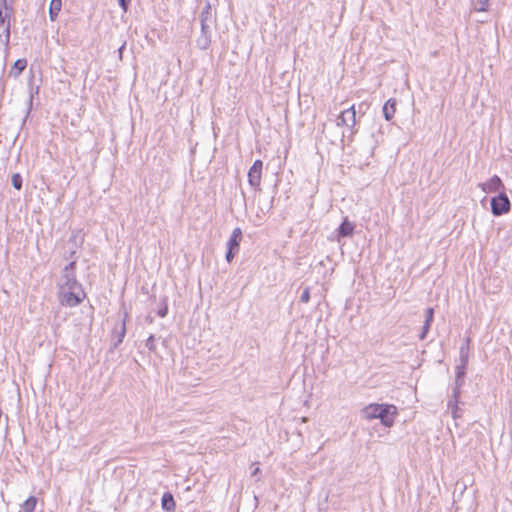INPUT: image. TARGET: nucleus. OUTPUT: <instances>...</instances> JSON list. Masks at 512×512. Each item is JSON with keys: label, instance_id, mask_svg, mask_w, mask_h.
I'll return each mask as SVG.
<instances>
[{"label": "nucleus", "instance_id": "1", "mask_svg": "<svg viewBox=\"0 0 512 512\" xmlns=\"http://www.w3.org/2000/svg\"><path fill=\"white\" fill-rule=\"evenodd\" d=\"M361 414L367 420L379 419L385 427H391L397 414V408L392 404L373 403L364 407Z\"/></svg>", "mask_w": 512, "mask_h": 512}, {"label": "nucleus", "instance_id": "2", "mask_svg": "<svg viewBox=\"0 0 512 512\" xmlns=\"http://www.w3.org/2000/svg\"><path fill=\"white\" fill-rule=\"evenodd\" d=\"M12 8L7 0H0V44L7 50L10 42Z\"/></svg>", "mask_w": 512, "mask_h": 512}, {"label": "nucleus", "instance_id": "3", "mask_svg": "<svg viewBox=\"0 0 512 512\" xmlns=\"http://www.w3.org/2000/svg\"><path fill=\"white\" fill-rule=\"evenodd\" d=\"M76 262L71 261L66 265L62 271L60 279L58 281V289H72L79 292V288H82L81 284L76 280L75 275Z\"/></svg>", "mask_w": 512, "mask_h": 512}, {"label": "nucleus", "instance_id": "4", "mask_svg": "<svg viewBox=\"0 0 512 512\" xmlns=\"http://www.w3.org/2000/svg\"><path fill=\"white\" fill-rule=\"evenodd\" d=\"M58 297L59 302L63 306L67 307H76L78 306L83 299L85 298V293L82 288H79V292L77 290L72 289H58Z\"/></svg>", "mask_w": 512, "mask_h": 512}, {"label": "nucleus", "instance_id": "5", "mask_svg": "<svg viewBox=\"0 0 512 512\" xmlns=\"http://www.w3.org/2000/svg\"><path fill=\"white\" fill-rule=\"evenodd\" d=\"M208 12L201 14V33L196 40L197 47L201 50H206L211 44V31L207 25Z\"/></svg>", "mask_w": 512, "mask_h": 512}, {"label": "nucleus", "instance_id": "6", "mask_svg": "<svg viewBox=\"0 0 512 512\" xmlns=\"http://www.w3.org/2000/svg\"><path fill=\"white\" fill-rule=\"evenodd\" d=\"M510 206V200L505 193H500L491 199V211L495 216L509 212Z\"/></svg>", "mask_w": 512, "mask_h": 512}, {"label": "nucleus", "instance_id": "7", "mask_svg": "<svg viewBox=\"0 0 512 512\" xmlns=\"http://www.w3.org/2000/svg\"><path fill=\"white\" fill-rule=\"evenodd\" d=\"M356 124V112L354 105L342 111L337 119V126H345L351 130V135L354 134L352 130Z\"/></svg>", "mask_w": 512, "mask_h": 512}, {"label": "nucleus", "instance_id": "8", "mask_svg": "<svg viewBox=\"0 0 512 512\" xmlns=\"http://www.w3.org/2000/svg\"><path fill=\"white\" fill-rule=\"evenodd\" d=\"M262 168L263 162L261 160H256L248 171V182L250 186L255 189L259 188L260 186Z\"/></svg>", "mask_w": 512, "mask_h": 512}, {"label": "nucleus", "instance_id": "9", "mask_svg": "<svg viewBox=\"0 0 512 512\" xmlns=\"http://www.w3.org/2000/svg\"><path fill=\"white\" fill-rule=\"evenodd\" d=\"M466 366L467 364L458 363L456 366V379L455 386L453 388V396L455 398L460 397V388L464 383V376L466 374Z\"/></svg>", "mask_w": 512, "mask_h": 512}, {"label": "nucleus", "instance_id": "10", "mask_svg": "<svg viewBox=\"0 0 512 512\" xmlns=\"http://www.w3.org/2000/svg\"><path fill=\"white\" fill-rule=\"evenodd\" d=\"M480 188L485 193H493L503 187L502 180L497 175L492 176L487 182L481 183Z\"/></svg>", "mask_w": 512, "mask_h": 512}, {"label": "nucleus", "instance_id": "11", "mask_svg": "<svg viewBox=\"0 0 512 512\" xmlns=\"http://www.w3.org/2000/svg\"><path fill=\"white\" fill-rule=\"evenodd\" d=\"M241 239H242V230L239 227H237L232 231V234L227 242V249L234 250V251L238 252Z\"/></svg>", "mask_w": 512, "mask_h": 512}, {"label": "nucleus", "instance_id": "12", "mask_svg": "<svg viewBox=\"0 0 512 512\" xmlns=\"http://www.w3.org/2000/svg\"><path fill=\"white\" fill-rule=\"evenodd\" d=\"M470 338L466 337L459 348V363L468 364L470 352Z\"/></svg>", "mask_w": 512, "mask_h": 512}, {"label": "nucleus", "instance_id": "13", "mask_svg": "<svg viewBox=\"0 0 512 512\" xmlns=\"http://www.w3.org/2000/svg\"><path fill=\"white\" fill-rule=\"evenodd\" d=\"M354 225L345 219L337 229V238L350 237L353 235Z\"/></svg>", "mask_w": 512, "mask_h": 512}, {"label": "nucleus", "instance_id": "14", "mask_svg": "<svg viewBox=\"0 0 512 512\" xmlns=\"http://www.w3.org/2000/svg\"><path fill=\"white\" fill-rule=\"evenodd\" d=\"M384 118L387 121H390L396 112V100L395 99H388L382 108Z\"/></svg>", "mask_w": 512, "mask_h": 512}, {"label": "nucleus", "instance_id": "15", "mask_svg": "<svg viewBox=\"0 0 512 512\" xmlns=\"http://www.w3.org/2000/svg\"><path fill=\"white\" fill-rule=\"evenodd\" d=\"M161 505L163 510L167 512H173L175 510V500L170 492H166L162 496Z\"/></svg>", "mask_w": 512, "mask_h": 512}, {"label": "nucleus", "instance_id": "16", "mask_svg": "<svg viewBox=\"0 0 512 512\" xmlns=\"http://www.w3.org/2000/svg\"><path fill=\"white\" fill-rule=\"evenodd\" d=\"M62 0H51L49 5V17L52 21H55L61 11Z\"/></svg>", "mask_w": 512, "mask_h": 512}, {"label": "nucleus", "instance_id": "17", "mask_svg": "<svg viewBox=\"0 0 512 512\" xmlns=\"http://www.w3.org/2000/svg\"><path fill=\"white\" fill-rule=\"evenodd\" d=\"M26 66L27 61L25 59H18L14 62L10 74L14 77H18L19 74L26 68Z\"/></svg>", "mask_w": 512, "mask_h": 512}, {"label": "nucleus", "instance_id": "18", "mask_svg": "<svg viewBox=\"0 0 512 512\" xmlns=\"http://www.w3.org/2000/svg\"><path fill=\"white\" fill-rule=\"evenodd\" d=\"M37 504V498L30 496L21 506L23 512H34Z\"/></svg>", "mask_w": 512, "mask_h": 512}, {"label": "nucleus", "instance_id": "19", "mask_svg": "<svg viewBox=\"0 0 512 512\" xmlns=\"http://www.w3.org/2000/svg\"><path fill=\"white\" fill-rule=\"evenodd\" d=\"M490 0H473V7L478 12H485L488 9Z\"/></svg>", "mask_w": 512, "mask_h": 512}, {"label": "nucleus", "instance_id": "20", "mask_svg": "<svg viewBox=\"0 0 512 512\" xmlns=\"http://www.w3.org/2000/svg\"><path fill=\"white\" fill-rule=\"evenodd\" d=\"M452 397H453V400L449 401L448 408L451 410V414H452L453 418H457V417H459L458 406H457L459 398H455L453 395H452Z\"/></svg>", "mask_w": 512, "mask_h": 512}, {"label": "nucleus", "instance_id": "21", "mask_svg": "<svg viewBox=\"0 0 512 512\" xmlns=\"http://www.w3.org/2000/svg\"><path fill=\"white\" fill-rule=\"evenodd\" d=\"M168 313V305H167V299L163 298L162 300V306L158 309L157 315L161 318H164Z\"/></svg>", "mask_w": 512, "mask_h": 512}, {"label": "nucleus", "instance_id": "22", "mask_svg": "<svg viewBox=\"0 0 512 512\" xmlns=\"http://www.w3.org/2000/svg\"><path fill=\"white\" fill-rule=\"evenodd\" d=\"M12 185L17 190L22 188V177L20 174L16 173L12 176Z\"/></svg>", "mask_w": 512, "mask_h": 512}, {"label": "nucleus", "instance_id": "23", "mask_svg": "<svg viewBox=\"0 0 512 512\" xmlns=\"http://www.w3.org/2000/svg\"><path fill=\"white\" fill-rule=\"evenodd\" d=\"M434 319V309L429 307L425 310V323L432 324Z\"/></svg>", "mask_w": 512, "mask_h": 512}, {"label": "nucleus", "instance_id": "24", "mask_svg": "<svg viewBox=\"0 0 512 512\" xmlns=\"http://www.w3.org/2000/svg\"><path fill=\"white\" fill-rule=\"evenodd\" d=\"M125 317H127V313H125ZM125 321H126V318L123 319V322H122V325H121V328H120L119 337H118V343H121L123 341V338H124L125 333H126Z\"/></svg>", "mask_w": 512, "mask_h": 512}, {"label": "nucleus", "instance_id": "25", "mask_svg": "<svg viewBox=\"0 0 512 512\" xmlns=\"http://www.w3.org/2000/svg\"><path fill=\"white\" fill-rule=\"evenodd\" d=\"M39 93V87H31L30 88V96H29V107H28V112L31 110L32 108V102H33V97H34V94H38Z\"/></svg>", "mask_w": 512, "mask_h": 512}, {"label": "nucleus", "instance_id": "26", "mask_svg": "<svg viewBox=\"0 0 512 512\" xmlns=\"http://www.w3.org/2000/svg\"><path fill=\"white\" fill-rule=\"evenodd\" d=\"M300 300L303 303L309 302V300H310V289L308 287L303 290V292H302V294L300 296Z\"/></svg>", "mask_w": 512, "mask_h": 512}, {"label": "nucleus", "instance_id": "27", "mask_svg": "<svg viewBox=\"0 0 512 512\" xmlns=\"http://www.w3.org/2000/svg\"><path fill=\"white\" fill-rule=\"evenodd\" d=\"M430 327H431V324H429V323H425V322H424L423 327H422L421 334H420V336H419V338H420L421 340H424V339L426 338L427 333H428V331L430 330Z\"/></svg>", "mask_w": 512, "mask_h": 512}, {"label": "nucleus", "instance_id": "28", "mask_svg": "<svg viewBox=\"0 0 512 512\" xmlns=\"http://www.w3.org/2000/svg\"><path fill=\"white\" fill-rule=\"evenodd\" d=\"M154 341H155V339H154L153 335H150L148 337V339L146 340V344L145 345L151 351L155 350V343H154Z\"/></svg>", "mask_w": 512, "mask_h": 512}, {"label": "nucleus", "instance_id": "29", "mask_svg": "<svg viewBox=\"0 0 512 512\" xmlns=\"http://www.w3.org/2000/svg\"><path fill=\"white\" fill-rule=\"evenodd\" d=\"M236 253L237 252L234 251V250H228L227 249V252H226V255H225V258H226L227 262L230 263L233 260V258L235 257Z\"/></svg>", "mask_w": 512, "mask_h": 512}, {"label": "nucleus", "instance_id": "30", "mask_svg": "<svg viewBox=\"0 0 512 512\" xmlns=\"http://www.w3.org/2000/svg\"><path fill=\"white\" fill-rule=\"evenodd\" d=\"M118 2H119L120 7L123 9V11L126 12L128 9L129 1L128 0H118Z\"/></svg>", "mask_w": 512, "mask_h": 512}, {"label": "nucleus", "instance_id": "31", "mask_svg": "<svg viewBox=\"0 0 512 512\" xmlns=\"http://www.w3.org/2000/svg\"><path fill=\"white\" fill-rule=\"evenodd\" d=\"M372 136L375 137V143L376 144L382 142V132H381V129L378 130V134L377 135H375L373 133Z\"/></svg>", "mask_w": 512, "mask_h": 512}, {"label": "nucleus", "instance_id": "32", "mask_svg": "<svg viewBox=\"0 0 512 512\" xmlns=\"http://www.w3.org/2000/svg\"><path fill=\"white\" fill-rule=\"evenodd\" d=\"M124 48H125V43L118 50L120 57L122 56V52H123Z\"/></svg>", "mask_w": 512, "mask_h": 512}, {"label": "nucleus", "instance_id": "33", "mask_svg": "<svg viewBox=\"0 0 512 512\" xmlns=\"http://www.w3.org/2000/svg\"><path fill=\"white\" fill-rule=\"evenodd\" d=\"M259 471H260V470H259V468H258V467H256V468L252 471V473H251V474H252V476H255Z\"/></svg>", "mask_w": 512, "mask_h": 512}]
</instances>
